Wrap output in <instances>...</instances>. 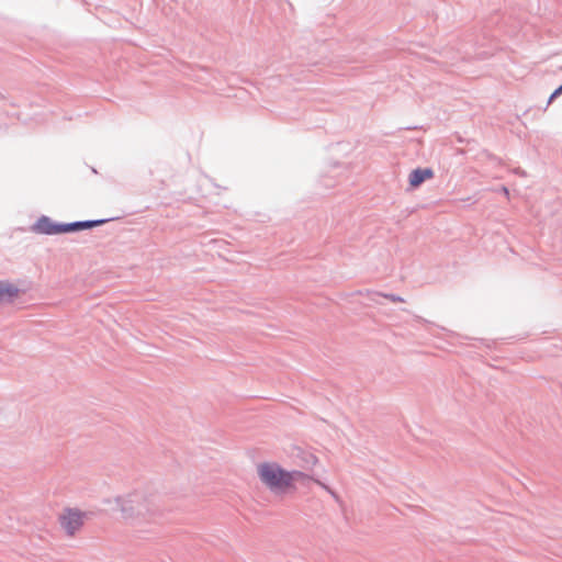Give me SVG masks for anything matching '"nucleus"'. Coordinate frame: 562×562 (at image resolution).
I'll use <instances>...</instances> for the list:
<instances>
[{
	"instance_id": "f257e3e1",
	"label": "nucleus",
	"mask_w": 562,
	"mask_h": 562,
	"mask_svg": "<svg viewBox=\"0 0 562 562\" xmlns=\"http://www.w3.org/2000/svg\"><path fill=\"white\" fill-rule=\"evenodd\" d=\"M113 502L122 518L131 526L149 524L157 513L155 497L146 488H136L119 495Z\"/></svg>"
},
{
	"instance_id": "f03ea898",
	"label": "nucleus",
	"mask_w": 562,
	"mask_h": 562,
	"mask_svg": "<svg viewBox=\"0 0 562 562\" xmlns=\"http://www.w3.org/2000/svg\"><path fill=\"white\" fill-rule=\"evenodd\" d=\"M256 470L260 482L274 494L292 492L296 487V482L308 479L303 471H289L273 461L261 462L257 464Z\"/></svg>"
},
{
	"instance_id": "7ed1b4c3",
	"label": "nucleus",
	"mask_w": 562,
	"mask_h": 562,
	"mask_svg": "<svg viewBox=\"0 0 562 562\" xmlns=\"http://www.w3.org/2000/svg\"><path fill=\"white\" fill-rule=\"evenodd\" d=\"M105 223V220L81 221L68 224L54 222L50 217L42 215L31 226V232L40 235H61L66 233L89 229Z\"/></svg>"
},
{
	"instance_id": "20e7f679",
	"label": "nucleus",
	"mask_w": 562,
	"mask_h": 562,
	"mask_svg": "<svg viewBox=\"0 0 562 562\" xmlns=\"http://www.w3.org/2000/svg\"><path fill=\"white\" fill-rule=\"evenodd\" d=\"M87 514L78 508H65L59 515V524L65 533L75 536L83 526Z\"/></svg>"
},
{
	"instance_id": "39448f33",
	"label": "nucleus",
	"mask_w": 562,
	"mask_h": 562,
	"mask_svg": "<svg viewBox=\"0 0 562 562\" xmlns=\"http://www.w3.org/2000/svg\"><path fill=\"white\" fill-rule=\"evenodd\" d=\"M18 285L8 280H0V303L12 302L20 295Z\"/></svg>"
},
{
	"instance_id": "423d86ee",
	"label": "nucleus",
	"mask_w": 562,
	"mask_h": 562,
	"mask_svg": "<svg viewBox=\"0 0 562 562\" xmlns=\"http://www.w3.org/2000/svg\"><path fill=\"white\" fill-rule=\"evenodd\" d=\"M434 177V171L430 168H417L414 169L408 177L411 187L417 188L424 181L429 180Z\"/></svg>"
},
{
	"instance_id": "0eeeda50",
	"label": "nucleus",
	"mask_w": 562,
	"mask_h": 562,
	"mask_svg": "<svg viewBox=\"0 0 562 562\" xmlns=\"http://www.w3.org/2000/svg\"><path fill=\"white\" fill-rule=\"evenodd\" d=\"M297 464L303 470H312L318 462L317 457L308 451L299 450L296 453Z\"/></svg>"
},
{
	"instance_id": "6e6552de",
	"label": "nucleus",
	"mask_w": 562,
	"mask_h": 562,
	"mask_svg": "<svg viewBox=\"0 0 562 562\" xmlns=\"http://www.w3.org/2000/svg\"><path fill=\"white\" fill-rule=\"evenodd\" d=\"M382 297L387 299L394 303L404 302L403 297H401L398 295H394V294H382V293H372L371 294V301L376 304L381 303L380 299H382Z\"/></svg>"
},
{
	"instance_id": "1a4fd4ad",
	"label": "nucleus",
	"mask_w": 562,
	"mask_h": 562,
	"mask_svg": "<svg viewBox=\"0 0 562 562\" xmlns=\"http://www.w3.org/2000/svg\"><path fill=\"white\" fill-rule=\"evenodd\" d=\"M560 94H562V85L557 88L549 98V103H551L555 98H558Z\"/></svg>"
},
{
	"instance_id": "9d476101",
	"label": "nucleus",
	"mask_w": 562,
	"mask_h": 562,
	"mask_svg": "<svg viewBox=\"0 0 562 562\" xmlns=\"http://www.w3.org/2000/svg\"><path fill=\"white\" fill-rule=\"evenodd\" d=\"M318 484H319L323 488H325V490H326V491H327L331 496H334L335 498L337 497V496H336V494H335V492H333V491H331L327 485H325V484H323V483H321V482H318Z\"/></svg>"
},
{
	"instance_id": "9b49d317",
	"label": "nucleus",
	"mask_w": 562,
	"mask_h": 562,
	"mask_svg": "<svg viewBox=\"0 0 562 562\" xmlns=\"http://www.w3.org/2000/svg\"><path fill=\"white\" fill-rule=\"evenodd\" d=\"M331 168H339L340 165L338 162H334L333 165H330Z\"/></svg>"
},
{
	"instance_id": "f8f14e48",
	"label": "nucleus",
	"mask_w": 562,
	"mask_h": 562,
	"mask_svg": "<svg viewBox=\"0 0 562 562\" xmlns=\"http://www.w3.org/2000/svg\"><path fill=\"white\" fill-rule=\"evenodd\" d=\"M503 191H504V194L508 195V190H507V188H503Z\"/></svg>"
}]
</instances>
